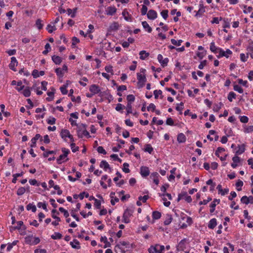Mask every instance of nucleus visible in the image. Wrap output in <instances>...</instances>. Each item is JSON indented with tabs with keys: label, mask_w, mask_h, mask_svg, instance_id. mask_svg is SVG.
<instances>
[{
	"label": "nucleus",
	"mask_w": 253,
	"mask_h": 253,
	"mask_svg": "<svg viewBox=\"0 0 253 253\" xmlns=\"http://www.w3.org/2000/svg\"><path fill=\"white\" fill-rule=\"evenodd\" d=\"M146 70L145 69L141 68L140 72L136 74L137 79V86L139 88L143 87L147 81L146 77Z\"/></svg>",
	"instance_id": "1"
},
{
	"label": "nucleus",
	"mask_w": 253,
	"mask_h": 253,
	"mask_svg": "<svg viewBox=\"0 0 253 253\" xmlns=\"http://www.w3.org/2000/svg\"><path fill=\"white\" fill-rule=\"evenodd\" d=\"M77 135L79 138H83L91 137L88 131L86 129V126L85 124H81L78 126Z\"/></svg>",
	"instance_id": "2"
},
{
	"label": "nucleus",
	"mask_w": 253,
	"mask_h": 253,
	"mask_svg": "<svg viewBox=\"0 0 253 253\" xmlns=\"http://www.w3.org/2000/svg\"><path fill=\"white\" fill-rule=\"evenodd\" d=\"M60 136L63 141L65 142L68 141V138L69 139L70 141H75L73 135L70 133V131L67 129H61L60 132Z\"/></svg>",
	"instance_id": "3"
},
{
	"label": "nucleus",
	"mask_w": 253,
	"mask_h": 253,
	"mask_svg": "<svg viewBox=\"0 0 253 253\" xmlns=\"http://www.w3.org/2000/svg\"><path fill=\"white\" fill-rule=\"evenodd\" d=\"M62 154L60 155L59 157L57 159V163L58 164H61L68 160L67 156L70 153V150L68 149L65 148H62Z\"/></svg>",
	"instance_id": "4"
},
{
	"label": "nucleus",
	"mask_w": 253,
	"mask_h": 253,
	"mask_svg": "<svg viewBox=\"0 0 253 253\" xmlns=\"http://www.w3.org/2000/svg\"><path fill=\"white\" fill-rule=\"evenodd\" d=\"M232 53L233 52L230 49L227 48L224 50L220 47L217 52V54H216V56L218 58H220L223 57L228 58Z\"/></svg>",
	"instance_id": "5"
},
{
	"label": "nucleus",
	"mask_w": 253,
	"mask_h": 253,
	"mask_svg": "<svg viewBox=\"0 0 253 253\" xmlns=\"http://www.w3.org/2000/svg\"><path fill=\"white\" fill-rule=\"evenodd\" d=\"M26 244L30 245H35L39 244L40 239L39 237H33V236H28L25 238Z\"/></svg>",
	"instance_id": "6"
},
{
	"label": "nucleus",
	"mask_w": 253,
	"mask_h": 253,
	"mask_svg": "<svg viewBox=\"0 0 253 253\" xmlns=\"http://www.w3.org/2000/svg\"><path fill=\"white\" fill-rule=\"evenodd\" d=\"M184 200L186 202L190 203L192 202V199L190 196H189L185 191H182L178 195L177 201Z\"/></svg>",
	"instance_id": "7"
},
{
	"label": "nucleus",
	"mask_w": 253,
	"mask_h": 253,
	"mask_svg": "<svg viewBox=\"0 0 253 253\" xmlns=\"http://www.w3.org/2000/svg\"><path fill=\"white\" fill-rule=\"evenodd\" d=\"M132 214V211L130 209L125 210L123 216V221L125 223H128L130 222L129 218Z\"/></svg>",
	"instance_id": "8"
},
{
	"label": "nucleus",
	"mask_w": 253,
	"mask_h": 253,
	"mask_svg": "<svg viewBox=\"0 0 253 253\" xmlns=\"http://www.w3.org/2000/svg\"><path fill=\"white\" fill-rule=\"evenodd\" d=\"M160 176L157 172H153L150 174L149 179L150 180L152 181L156 186H158L160 182Z\"/></svg>",
	"instance_id": "9"
},
{
	"label": "nucleus",
	"mask_w": 253,
	"mask_h": 253,
	"mask_svg": "<svg viewBox=\"0 0 253 253\" xmlns=\"http://www.w3.org/2000/svg\"><path fill=\"white\" fill-rule=\"evenodd\" d=\"M17 225L14 227V229H17L19 230L21 234H25L26 227L23 225V222L22 221H18L16 222Z\"/></svg>",
	"instance_id": "10"
},
{
	"label": "nucleus",
	"mask_w": 253,
	"mask_h": 253,
	"mask_svg": "<svg viewBox=\"0 0 253 253\" xmlns=\"http://www.w3.org/2000/svg\"><path fill=\"white\" fill-rule=\"evenodd\" d=\"M119 28V24L117 22H113L111 23L108 28V33L117 31Z\"/></svg>",
	"instance_id": "11"
},
{
	"label": "nucleus",
	"mask_w": 253,
	"mask_h": 253,
	"mask_svg": "<svg viewBox=\"0 0 253 253\" xmlns=\"http://www.w3.org/2000/svg\"><path fill=\"white\" fill-rule=\"evenodd\" d=\"M198 49L199 51L196 53V55L200 59H202L206 56L207 51L201 45L198 47Z\"/></svg>",
	"instance_id": "12"
},
{
	"label": "nucleus",
	"mask_w": 253,
	"mask_h": 253,
	"mask_svg": "<svg viewBox=\"0 0 253 253\" xmlns=\"http://www.w3.org/2000/svg\"><path fill=\"white\" fill-rule=\"evenodd\" d=\"M140 173L142 177H146L150 174V170L148 167L142 166L140 169Z\"/></svg>",
	"instance_id": "13"
},
{
	"label": "nucleus",
	"mask_w": 253,
	"mask_h": 253,
	"mask_svg": "<svg viewBox=\"0 0 253 253\" xmlns=\"http://www.w3.org/2000/svg\"><path fill=\"white\" fill-rule=\"evenodd\" d=\"M157 59H158L159 62L163 67L167 66V64L168 63V61H169L168 58H165L164 59L163 55L160 54L158 55Z\"/></svg>",
	"instance_id": "14"
},
{
	"label": "nucleus",
	"mask_w": 253,
	"mask_h": 253,
	"mask_svg": "<svg viewBox=\"0 0 253 253\" xmlns=\"http://www.w3.org/2000/svg\"><path fill=\"white\" fill-rule=\"evenodd\" d=\"M122 15L126 21L131 22L132 21V17L126 9H124L122 12Z\"/></svg>",
	"instance_id": "15"
},
{
	"label": "nucleus",
	"mask_w": 253,
	"mask_h": 253,
	"mask_svg": "<svg viewBox=\"0 0 253 253\" xmlns=\"http://www.w3.org/2000/svg\"><path fill=\"white\" fill-rule=\"evenodd\" d=\"M18 65V61L16 59V58L15 57H12L11 58V61L10 64H9V68L15 71H16V67Z\"/></svg>",
	"instance_id": "16"
},
{
	"label": "nucleus",
	"mask_w": 253,
	"mask_h": 253,
	"mask_svg": "<svg viewBox=\"0 0 253 253\" xmlns=\"http://www.w3.org/2000/svg\"><path fill=\"white\" fill-rule=\"evenodd\" d=\"M89 91L91 92L92 95H94L98 93L100 91V89L98 85L92 84L89 87Z\"/></svg>",
	"instance_id": "17"
},
{
	"label": "nucleus",
	"mask_w": 253,
	"mask_h": 253,
	"mask_svg": "<svg viewBox=\"0 0 253 253\" xmlns=\"http://www.w3.org/2000/svg\"><path fill=\"white\" fill-rule=\"evenodd\" d=\"M100 167L103 169L105 171H107L108 170L111 172V169L108 162L105 160H102L100 164Z\"/></svg>",
	"instance_id": "18"
},
{
	"label": "nucleus",
	"mask_w": 253,
	"mask_h": 253,
	"mask_svg": "<svg viewBox=\"0 0 253 253\" xmlns=\"http://www.w3.org/2000/svg\"><path fill=\"white\" fill-rule=\"evenodd\" d=\"M147 16L148 19L153 20L157 18V13L156 11L151 9L148 11L147 14Z\"/></svg>",
	"instance_id": "19"
},
{
	"label": "nucleus",
	"mask_w": 253,
	"mask_h": 253,
	"mask_svg": "<svg viewBox=\"0 0 253 253\" xmlns=\"http://www.w3.org/2000/svg\"><path fill=\"white\" fill-rule=\"evenodd\" d=\"M117 11V8L115 6H109L106 8V13L108 15H113Z\"/></svg>",
	"instance_id": "20"
},
{
	"label": "nucleus",
	"mask_w": 253,
	"mask_h": 253,
	"mask_svg": "<svg viewBox=\"0 0 253 253\" xmlns=\"http://www.w3.org/2000/svg\"><path fill=\"white\" fill-rule=\"evenodd\" d=\"M243 131L245 133H250L253 132V126L244 125L243 126Z\"/></svg>",
	"instance_id": "21"
},
{
	"label": "nucleus",
	"mask_w": 253,
	"mask_h": 253,
	"mask_svg": "<svg viewBox=\"0 0 253 253\" xmlns=\"http://www.w3.org/2000/svg\"><path fill=\"white\" fill-rule=\"evenodd\" d=\"M220 47L216 46L214 42H212L210 43V49L211 51L214 54H217V52Z\"/></svg>",
	"instance_id": "22"
},
{
	"label": "nucleus",
	"mask_w": 253,
	"mask_h": 253,
	"mask_svg": "<svg viewBox=\"0 0 253 253\" xmlns=\"http://www.w3.org/2000/svg\"><path fill=\"white\" fill-rule=\"evenodd\" d=\"M245 151V145L243 144L238 146L237 150L235 151V153L236 155H241L243 154Z\"/></svg>",
	"instance_id": "23"
},
{
	"label": "nucleus",
	"mask_w": 253,
	"mask_h": 253,
	"mask_svg": "<svg viewBox=\"0 0 253 253\" xmlns=\"http://www.w3.org/2000/svg\"><path fill=\"white\" fill-rule=\"evenodd\" d=\"M70 244L74 249H80L81 248L80 242L77 239L73 240L70 243Z\"/></svg>",
	"instance_id": "24"
},
{
	"label": "nucleus",
	"mask_w": 253,
	"mask_h": 253,
	"mask_svg": "<svg viewBox=\"0 0 253 253\" xmlns=\"http://www.w3.org/2000/svg\"><path fill=\"white\" fill-rule=\"evenodd\" d=\"M100 241L105 244L103 246L104 248H106L111 246V243L108 241L107 238L106 236H101L100 238Z\"/></svg>",
	"instance_id": "25"
},
{
	"label": "nucleus",
	"mask_w": 253,
	"mask_h": 253,
	"mask_svg": "<svg viewBox=\"0 0 253 253\" xmlns=\"http://www.w3.org/2000/svg\"><path fill=\"white\" fill-rule=\"evenodd\" d=\"M44 75L43 71H38L37 70H33L32 72V76L34 78H38Z\"/></svg>",
	"instance_id": "26"
},
{
	"label": "nucleus",
	"mask_w": 253,
	"mask_h": 253,
	"mask_svg": "<svg viewBox=\"0 0 253 253\" xmlns=\"http://www.w3.org/2000/svg\"><path fill=\"white\" fill-rule=\"evenodd\" d=\"M217 225L216 219L214 218L211 219L208 224V228L213 229Z\"/></svg>",
	"instance_id": "27"
},
{
	"label": "nucleus",
	"mask_w": 253,
	"mask_h": 253,
	"mask_svg": "<svg viewBox=\"0 0 253 253\" xmlns=\"http://www.w3.org/2000/svg\"><path fill=\"white\" fill-rule=\"evenodd\" d=\"M142 25L143 28L148 33H151L152 29L151 27L149 26L148 23L146 21L142 22Z\"/></svg>",
	"instance_id": "28"
},
{
	"label": "nucleus",
	"mask_w": 253,
	"mask_h": 253,
	"mask_svg": "<svg viewBox=\"0 0 253 253\" xmlns=\"http://www.w3.org/2000/svg\"><path fill=\"white\" fill-rule=\"evenodd\" d=\"M140 59L144 60H145L149 56V53L145 50H141L139 52Z\"/></svg>",
	"instance_id": "29"
},
{
	"label": "nucleus",
	"mask_w": 253,
	"mask_h": 253,
	"mask_svg": "<svg viewBox=\"0 0 253 253\" xmlns=\"http://www.w3.org/2000/svg\"><path fill=\"white\" fill-rule=\"evenodd\" d=\"M232 161L233 163H232L231 167L234 169L237 167L238 163L240 162V158L238 156H234L232 158Z\"/></svg>",
	"instance_id": "30"
},
{
	"label": "nucleus",
	"mask_w": 253,
	"mask_h": 253,
	"mask_svg": "<svg viewBox=\"0 0 253 253\" xmlns=\"http://www.w3.org/2000/svg\"><path fill=\"white\" fill-rule=\"evenodd\" d=\"M46 29L48 33H52L53 31L56 30V28L55 25L52 24L51 23L50 24L47 25Z\"/></svg>",
	"instance_id": "31"
},
{
	"label": "nucleus",
	"mask_w": 253,
	"mask_h": 253,
	"mask_svg": "<svg viewBox=\"0 0 253 253\" xmlns=\"http://www.w3.org/2000/svg\"><path fill=\"white\" fill-rule=\"evenodd\" d=\"M177 139L179 143H183L186 141V137L183 133H180L178 134Z\"/></svg>",
	"instance_id": "32"
},
{
	"label": "nucleus",
	"mask_w": 253,
	"mask_h": 253,
	"mask_svg": "<svg viewBox=\"0 0 253 253\" xmlns=\"http://www.w3.org/2000/svg\"><path fill=\"white\" fill-rule=\"evenodd\" d=\"M52 60L53 62L57 65L60 64L62 61V58L56 55H53L52 57Z\"/></svg>",
	"instance_id": "33"
},
{
	"label": "nucleus",
	"mask_w": 253,
	"mask_h": 253,
	"mask_svg": "<svg viewBox=\"0 0 253 253\" xmlns=\"http://www.w3.org/2000/svg\"><path fill=\"white\" fill-rule=\"evenodd\" d=\"M77 8H74L73 9L69 8L67 9V13L69 15H70L72 18H74L76 16V14L77 12Z\"/></svg>",
	"instance_id": "34"
},
{
	"label": "nucleus",
	"mask_w": 253,
	"mask_h": 253,
	"mask_svg": "<svg viewBox=\"0 0 253 253\" xmlns=\"http://www.w3.org/2000/svg\"><path fill=\"white\" fill-rule=\"evenodd\" d=\"M25 97H29L31 95V90L29 87H24L21 92Z\"/></svg>",
	"instance_id": "35"
},
{
	"label": "nucleus",
	"mask_w": 253,
	"mask_h": 253,
	"mask_svg": "<svg viewBox=\"0 0 253 253\" xmlns=\"http://www.w3.org/2000/svg\"><path fill=\"white\" fill-rule=\"evenodd\" d=\"M55 72L57 76L59 78H62L64 76V72L63 71V70H62L61 68H56L55 70Z\"/></svg>",
	"instance_id": "36"
},
{
	"label": "nucleus",
	"mask_w": 253,
	"mask_h": 253,
	"mask_svg": "<svg viewBox=\"0 0 253 253\" xmlns=\"http://www.w3.org/2000/svg\"><path fill=\"white\" fill-rule=\"evenodd\" d=\"M47 94L48 97L46 98V100L48 101H51L54 98V89H52V91H48Z\"/></svg>",
	"instance_id": "37"
},
{
	"label": "nucleus",
	"mask_w": 253,
	"mask_h": 253,
	"mask_svg": "<svg viewBox=\"0 0 253 253\" xmlns=\"http://www.w3.org/2000/svg\"><path fill=\"white\" fill-rule=\"evenodd\" d=\"M155 246L157 249V253H163L165 249V247L159 244H156Z\"/></svg>",
	"instance_id": "38"
},
{
	"label": "nucleus",
	"mask_w": 253,
	"mask_h": 253,
	"mask_svg": "<svg viewBox=\"0 0 253 253\" xmlns=\"http://www.w3.org/2000/svg\"><path fill=\"white\" fill-rule=\"evenodd\" d=\"M126 109V115H128L130 113H132V104L127 103L126 107H125Z\"/></svg>",
	"instance_id": "39"
},
{
	"label": "nucleus",
	"mask_w": 253,
	"mask_h": 253,
	"mask_svg": "<svg viewBox=\"0 0 253 253\" xmlns=\"http://www.w3.org/2000/svg\"><path fill=\"white\" fill-rule=\"evenodd\" d=\"M125 108V106L121 103H118L116 105L115 109L117 111L120 112L121 113H123V110Z\"/></svg>",
	"instance_id": "40"
},
{
	"label": "nucleus",
	"mask_w": 253,
	"mask_h": 253,
	"mask_svg": "<svg viewBox=\"0 0 253 253\" xmlns=\"http://www.w3.org/2000/svg\"><path fill=\"white\" fill-rule=\"evenodd\" d=\"M233 89L235 91H237L240 93H243L244 92L243 88L238 84H234L233 85Z\"/></svg>",
	"instance_id": "41"
},
{
	"label": "nucleus",
	"mask_w": 253,
	"mask_h": 253,
	"mask_svg": "<svg viewBox=\"0 0 253 253\" xmlns=\"http://www.w3.org/2000/svg\"><path fill=\"white\" fill-rule=\"evenodd\" d=\"M135 96L132 94H129L126 96L127 103L132 104L135 101Z\"/></svg>",
	"instance_id": "42"
},
{
	"label": "nucleus",
	"mask_w": 253,
	"mask_h": 253,
	"mask_svg": "<svg viewBox=\"0 0 253 253\" xmlns=\"http://www.w3.org/2000/svg\"><path fill=\"white\" fill-rule=\"evenodd\" d=\"M59 214V213L56 210H52L51 211V216L52 218L57 220V221H60V218L57 216V215Z\"/></svg>",
	"instance_id": "43"
},
{
	"label": "nucleus",
	"mask_w": 253,
	"mask_h": 253,
	"mask_svg": "<svg viewBox=\"0 0 253 253\" xmlns=\"http://www.w3.org/2000/svg\"><path fill=\"white\" fill-rule=\"evenodd\" d=\"M75 141H71V143L70 144L71 149L73 152L75 153L79 151V148L78 146H77L74 143Z\"/></svg>",
	"instance_id": "44"
},
{
	"label": "nucleus",
	"mask_w": 253,
	"mask_h": 253,
	"mask_svg": "<svg viewBox=\"0 0 253 253\" xmlns=\"http://www.w3.org/2000/svg\"><path fill=\"white\" fill-rule=\"evenodd\" d=\"M67 82H68V81H67ZM68 83H67V84H64L63 85H62V86L60 87V89L61 93L63 94H66L67 93L68 91L67 90V88L68 87Z\"/></svg>",
	"instance_id": "45"
},
{
	"label": "nucleus",
	"mask_w": 253,
	"mask_h": 253,
	"mask_svg": "<svg viewBox=\"0 0 253 253\" xmlns=\"http://www.w3.org/2000/svg\"><path fill=\"white\" fill-rule=\"evenodd\" d=\"M24 88V85L22 84V82L20 81L17 82V86L16 87V89L19 91H21Z\"/></svg>",
	"instance_id": "46"
},
{
	"label": "nucleus",
	"mask_w": 253,
	"mask_h": 253,
	"mask_svg": "<svg viewBox=\"0 0 253 253\" xmlns=\"http://www.w3.org/2000/svg\"><path fill=\"white\" fill-rule=\"evenodd\" d=\"M172 218L170 215H167L166 218L164 221V224L165 225H169L172 221Z\"/></svg>",
	"instance_id": "47"
},
{
	"label": "nucleus",
	"mask_w": 253,
	"mask_h": 253,
	"mask_svg": "<svg viewBox=\"0 0 253 253\" xmlns=\"http://www.w3.org/2000/svg\"><path fill=\"white\" fill-rule=\"evenodd\" d=\"M144 150L145 152H148L149 154H151L153 151V148H152V147L151 146V145L150 144H146L145 146Z\"/></svg>",
	"instance_id": "48"
},
{
	"label": "nucleus",
	"mask_w": 253,
	"mask_h": 253,
	"mask_svg": "<svg viewBox=\"0 0 253 253\" xmlns=\"http://www.w3.org/2000/svg\"><path fill=\"white\" fill-rule=\"evenodd\" d=\"M36 26L39 30L42 29L43 26L42 21L40 19L37 20L36 22Z\"/></svg>",
	"instance_id": "49"
},
{
	"label": "nucleus",
	"mask_w": 253,
	"mask_h": 253,
	"mask_svg": "<svg viewBox=\"0 0 253 253\" xmlns=\"http://www.w3.org/2000/svg\"><path fill=\"white\" fill-rule=\"evenodd\" d=\"M236 97V94L232 91L230 92L228 94V99L230 102H232L233 99H235Z\"/></svg>",
	"instance_id": "50"
},
{
	"label": "nucleus",
	"mask_w": 253,
	"mask_h": 253,
	"mask_svg": "<svg viewBox=\"0 0 253 253\" xmlns=\"http://www.w3.org/2000/svg\"><path fill=\"white\" fill-rule=\"evenodd\" d=\"M62 237V234L59 232H55L53 235L51 236V238L54 240L60 239Z\"/></svg>",
	"instance_id": "51"
},
{
	"label": "nucleus",
	"mask_w": 253,
	"mask_h": 253,
	"mask_svg": "<svg viewBox=\"0 0 253 253\" xmlns=\"http://www.w3.org/2000/svg\"><path fill=\"white\" fill-rule=\"evenodd\" d=\"M24 172H21L20 173H15L13 175V179L12 180V182L13 183H15L17 181V178H18V177L22 176L23 175Z\"/></svg>",
	"instance_id": "52"
},
{
	"label": "nucleus",
	"mask_w": 253,
	"mask_h": 253,
	"mask_svg": "<svg viewBox=\"0 0 253 253\" xmlns=\"http://www.w3.org/2000/svg\"><path fill=\"white\" fill-rule=\"evenodd\" d=\"M247 53L248 54V56L250 55V57L253 59V46L249 45L247 47Z\"/></svg>",
	"instance_id": "53"
},
{
	"label": "nucleus",
	"mask_w": 253,
	"mask_h": 253,
	"mask_svg": "<svg viewBox=\"0 0 253 253\" xmlns=\"http://www.w3.org/2000/svg\"><path fill=\"white\" fill-rule=\"evenodd\" d=\"M154 95L156 99L158 98L159 97L162 98V91L161 90H155L154 91Z\"/></svg>",
	"instance_id": "54"
},
{
	"label": "nucleus",
	"mask_w": 253,
	"mask_h": 253,
	"mask_svg": "<svg viewBox=\"0 0 253 253\" xmlns=\"http://www.w3.org/2000/svg\"><path fill=\"white\" fill-rule=\"evenodd\" d=\"M161 216V213L159 211H155L152 213L153 218L155 220L160 218Z\"/></svg>",
	"instance_id": "55"
},
{
	"label": "nucleus",
	"mask_w": 253,
	"mask_h": 253,
	"mask_svg": "<svg viewBox=\"0 0 253 253\" xmlns=\"http://www.w3.org/2000/svg\"><path fill=\"white\" fill-rule=\"evenodd\" d=\"M243 12L245 14L251 13L253 11V7L252 6H247V5H244Z\"/></svg>",
	"instance_id": "56"
},
{
	"label": "nucleus",
	"mask_w": 253,
	"mask_h": 253,
	"mask_svg": "<svg viewBox=\"0 0 253 253\" xmlns=\"http://www.w3.org/2000/svg\"><path fill=\"white\" fill-rule=\"evenodd\" d=\"M114 193H111V203L112 205H114L116 203L119 202V199L117 197H114L113 195H114Z\"/></svg>",
	"instance_id": "57"
},
{
	"label": "nucleus",
	"mask_w": 253,
	"mask_h": 253,
	"mask_svg": "<svg viewBox=\"0 0 253 253\" xmlns=\"http://www.w3.org/2000/svg\"><path fill=\"white\" fill-rule=\"evenodd\" d=\"M170 42L171 43L174 45L180 46L181 43L183 42V41L181 40L176 41L173 39H171Z\"/></svg>",
	"instance_id": "58"
},
{
	"label": "nucleus",
	"mask_w": 253,
	"mask_h": 253,
	"mask_svg": "<svg viewBox=\"0 0 253 253\" xmlns=\"http://www.w3.org/2000/svg\"><path fill=\"white\" fill-rule=\"evenodd\" d=\"M244 183L243 182L240 180H238V181L236 183V186L237 187V191H241L242 190V187L243 186Z\"/></svg>",
	"instance_id": "59"
},
{
	"label": "nucleus",
	"mask_w": 253,
	"mask_h": 253,
	"mask_svg": "<svg viewBox=\"0 0 253 253\" xmlns=\"http://www.w3.org/2000/svg\"><path fill=\"white\" fill-rule=\"evenodd\" d=\"M240 57L241 61L245 62L247 61L249 56L248 53L247 54H245L244 53H240Z\"/></svg>",
	"instance_id": "60"
},
{
	"label": "nucleus",
	"mask_w": 253,
	"mask_h": 253,
	"mask_svg": "<svg viewBox=\"0 0 253 253\" xmlns=\"http://www.w3.org/2000/svg\"><path fill=\"white\" fill-rule=\"evenodd\" d=\"M123 171L125 173H129L130 170L129 169V164L127 163H125L123 164Z\"/></svg>",
	"instance_id": "61"
},
{
	"label": "nucleus",
	"mask_w": 253,
	"mask_h": 253,
	"mask_svg": "<svg viewBox=\"0 0 253 253\" xmlns=\"http://www.w3.org/2000/svg\"><path fill=\"white\" fill-rule=\"evenodd\" d=\"M26 191V188L25 187H21L18 189L16 193L18 196H21L24 194Z\"/></svg>",
	"instance_id": "62"
},
{
	"label": "nucleus",
	"mask_w": 253,
	"mask_h": 253,
	"mask_svg": "<svg viewBox=\"0 0 253 253\" xmlns=\"http://www.w3.org/2000/svg\"><path fill=\"white\" fill-rule=\"evenodd\" d=\"M27 210L28 211H32L33 212H35L36 211V207L35 205L33 204H29L27 206Z\"/></svg>",
	"instance_id": "63"
},
{
	"label": "nucleus",
	"mask_w": 253,
	"mask_h": 253,
	"mask_svg": "<svg viewBox=\"0 0 253 253\" xmlns=\"http://www.w3.org/2000/svg\"><path fill=\"white\" fill-rule=\"evenodd\" d=\"M46 122L49 125H54L56 122V119L53 117H49L46 120Z\"/></svg>",
	"instance_id": "64"
}]
</instances>
